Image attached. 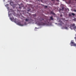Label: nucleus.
<instances>
[{"mask_svg":"<svg viewBox=\"0 0 76 76\" xmlns=\"http://www.w3.org/2000/svg\"><path fill=\"white\" fill-rule=\"evenodd\" d=\"M54 14H55L54 13H53V15H54Z\"/></svg>","mask_w":76,"mask_h":76,"instance_id":"obj_19","label":"nucleus"},{"mask_svg":"<svg viewBox=\"0 0 76 76\" xmlns=\"http://www.w3.org/2000/svg\"><path fill=\"white\" fill-rule=\"evenodd\" d=\"M75 0V1H76V0Z\"/></svg>","mask_w":76,"mask_h":76,"instance_id":"obj_20","label":"nucleus"},{"mask_svg":"<svg viewBox=\"0 0 76 76\" xmlns=\"http://www.w3.org/2000/svg\"><path fill=\"white\" fill-rule=\"evenodd\" d=\"M10 19L12 20V21H14L15 23H17V21H16V19H15V20H14V18H10Z\"/></svg>","mask_w":76,"mask_h":76,"instance_id":"obj_2","label":"nucleus"},{"mask_svg":"<svg viewBox=\"0 0 76 76\" xmlns=\"http://www.w3.org/2000/svg\"><path fill=\"white\" fill-rule=\"evenodd\" d=\"M45 7H46V8H47V6H45Z\"/></svg>","mask_w":76,"mask_h":76,"instance_id":"obj_14","label":"nucleus"},{"mask_svg":"<svg viewBox=\"0 0 76 76\" xmlns=\"http://www.w3.org/2000/svg\"><path fill=\"white\" fill-rule=\"evenodd\" d=\"M65 29H67V27H65Z\"/></svg>","mask_w":76,"mask_h":76,"instance_id":"obj_11","label":"nucleus"},{"mask_svg":"<svg viewBox=\"0 0 76 76\" xmlns=\"http://www.w3.org/2000/svg\"><path fill=\"white\" fill-rule=\"evenodd\" d=\"M74 12H76V10H74Z\"/></svg>","mask_w":76,"mask_h":76,"instance_id":"obj_12","label":"nucleus"},{"mask_svg":"<svg viewBox=\"0 0 76 76\" xmlns=\"http://www.w3.org/2000/svg\"><path fill=\"white\" fill-rule=\"evenodd\" d=\"M62 24H64V23H62Z\"/></svg>","mask_w":76,"mask_h":76,"instance_id":"obj_17","label":"nucleus"},{"mask_svg":"<svg viewBox=\"0 0 76 76\" xmlns=\"http://www.w3.org/2000/svg\"><path fill=\"white\" fill-rule=\"evenodd\" d=\"M54 20L52 16L50 17V19H49V20Z\"/></svg>","mask_w":76,"mask_h":76,"instance_id":"obj_6","label":"nucleus"},{"mask_svg":"<svg viewBox=\"0 0 76 76\" xmlns=\"http://www.w3.org/2000/svg\"><path fill=\"white\" fill-rule=\"evenodd\" d=\"M10 4H11V3H10Z\"/></svg>","mask_w":76,"mask_h":76,"instance_id":"obj_18","label":"nucleus"},{"mask_svg":"<svg viewBox=\"0 0 76 76\" xmlns=\"http://www.w3.org/2000/svg\"><path fill=\"white\" fill-rule=\"evenodd\" d=\"M63 16V15H60V16Z\"/></svg>","mask_w":76,"mask_h":76,"instance_id":"obj_15","label":"nucleus"},{"mask_svg":"<svg viewBox=\"0 0 76 76\" xmlns=\"http://www.w3.org/2000/svg\"><path fill=\"white\" fill-rule=\"evenodd\" d=\"M76 26H75L74 27H73V28H72V29H74V28L76 29Z\"/></svg>","mask_w":76,"mask_h":76,"instance_id":"obj_9","label":"nucleus"},{"mask_svg":"<svg viewBox=\"0 0 76 76\" xmlns=\"http://www.w3.org/2000/svg\"><path fill=\"white\" fill-rule=\"evenodd\" d=\"M57 1H58V0H56Z\"/></svg>","mask_w":76,"mask_h":76,"instance_id":"obj_16","label":"nucleus"},{"mask_svg":"<svg viewBox=\"0 0 76 76\" xmlns=\"http://www.w3.org/2000/svg\"><path fill=\"white\" fill-rule=\"evenodd\" d=\"M75 26V24L71 25L70 26V29H72V28L73 27V26Z\"/></svg>","mask_w":76,"mask_h":76,"instance_id":"obj_4","label":"nucleus"},{"mask_svg":"<svg viewBox=\"0 0 76 76\" xmlns=\"http://www.w3.org/2000/svg\"><path fill=\"white\" fill-rule=\"evenodd\" d=\"M17 25H20V26H23V24H21L20 22H18L17 23Z\"/></svg>","mask_w":76,"mask_h":76,"instance_id":"obj_5","label":"nucleus"},{"mask_svg":"<svg viewBox=\"0 0 76 76\" xmlns=\"http://www.w3.org/2000/svg\"><path fill=\"white\" fill-rule=\"evenodd\" d=\"M39 20L40 22H42L40 23H39V25H46L47 23H48V20H46L44 18H41L39 19Z\"/></svg>","mask_w":76,"mask_h":76,"instance_id":"obj_1","label":"nucleus"},{"mask_svg":"<svg viewBox=\"0 0 76 76\" xmlns=\"http://www.w3.org/2000/svg\"><path fill=\"white\" fill-rule=\"evenodd\" d=\"M75 44H76L75 43L73 42H71V46H75Z\"/></svg>","mask_w":76,"mask_h":76,"instance_id":"obj_3","label":"nucleus"},{"mask_svg":"<svg viewBox=\"0 0 76 76\" xmlns=\"http://www.w3.org/2000/svg\"><path fill=\"white\" fill-rule=\"evenodd\" d=\"M22 7H19V8L20 9V8H22Z\"/></svg>","mask_w":76,"mask_h":76,"instance_id":"obj_13","label":"nucleus"},{"mask_svg":"<svg viewBox=\"0 0 76 76\" xmlns=\"http://www.w3.org/2000/svg\"><path fill=\"white\" fill-rule=\"evenodd\" d=\"M71 15H73V16H75V14H74V13H72L71 14Z\"/></svg>","mask_w":76,"mask_h":76,"instance_id":"obj_8","label":"nucleus"},{"mask_svg":"<svg viewBox=\"0 0 76 76\" xmlns=\"http://www.w3.org/2000/svg\"><path fill=\"white\" fill-rule=\"evenodd\" d=\"M69 16H72V15L71 14H69Z\"/></svg>","mask_w":76,"mask_h":76,"instance_id":"obj_10","label":"nucleus"},{"mask_svg":"<svg viewBox=\"0 0 76 76\" xmlns=\"http://www.w3.org/2000/svg\"><path fill=\"white\" fill-rule=\"evenodd\" d=\"M4 0V1L5 0Z\"/></svg>","mask_w":76,"mask_h":76,"instance_id":"obj_21","label":"nucleus"},{"mask_svg":"<svg viewBox=\"0 0 76 76\" xmlns=\"http://www.w3.org/2000/svg\"><path fill=\"white\" fill-rule=\"evenodd\" d=\"M29 20L28 19L26 18L25 20L26 22H28V21H29Z\"/></svg>","mask_w":76,"mask_h":76,"instance_id":"obj_7","label":"nucleus"}]
</instances>
